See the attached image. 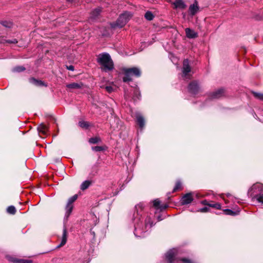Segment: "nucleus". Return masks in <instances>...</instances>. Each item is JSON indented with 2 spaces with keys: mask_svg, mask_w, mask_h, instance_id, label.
<instances>
[{
  "mask_svg": "<svg viewBox=\"0 0 263 263\" xmlns=\"http://www.w3.org/2000/svg\"><path fill=\"white\" fill-rule=\"evenodd\" d=\"M193 200L191 193H187L185 194L181 199V203L182 204H187L192 202Z\"/></svg>",
  "mask_w": 263,
  "mask_h": 263,
  "instance_id": "obj_10",
  "label": "nucleus"
},
{
  "mask_svg": "<svg viewBox=\"0 0 263 263\" xmlns=\"http://www.w3.org/2000/svg\"><path fill=\"white\" fill-rule=\"evenodd\" d=\"M209 209L207 207H204L202 208H201L198 210V212H202V213H205L209 211Z\"/></svg>",
  "mask_w": 263,
  "mask_h": 263,
  "instance_id": "obj_37",
  "label": "nucleus"
},
{
  "mask_svg": "<svg viewBox=\"0 0 263 263\" xmlns=\"http://www.w3.org/2000/svg\"><path fill=\"white\" fill-rule=\"evenodd\" d=\"M173 4L174 5L175 9H184L186 8V6L182 0H176L173 2Z\"/></svg>",
  "mask_w": 263,
  "mask_h": 263,
  "instance_id": "obj_12",
  "label": "nucleus"
},
{
  "mask_svg": "<svg viewBox=\"0 0 263 263\" xmlns=\"http://www.w3.org/2000/svg\"><path fill=\"white\" fill-rule=\"evenodd\" d=\"M92 149L93 151H95L96 152H100L103 150V148L102 146H96L95 147H92Z\"/></svg>",
  "mask_w": 263,
  "mask_h": 263,
  "instance_id": "obj_35",
  "label": "nucleus"
},
{
  "mask_svg": "<svg viewBox=\"0 0 263 263\" xmlns=\"http://www.w3.org/2000/svg\"><path fill=\"white\" fill-rule=\"evenodd\" d=\"M180 260H181L183 263H193L191 260L186 258H182Z\"/></svg>",
  "mask_w": 263,
  "mask_h": 263,
  "instance_id": "obj_39",
  "label": "nucleus"
},
{
  "mask_svg": "<svg viewBox=\"0 0 263 263\" xmlns=\"http://www.w3.org/2000/svg\"><path fill=\"white\" fill-rule=\"evenodd\" d=\"M144 16L145 18L148 21H151L154 17L153 14L151 11H148L145 13Z\"/></svg>",
  "mask_w": 263,
  "mask_h": 263,
  "instance_id": "obj_23",
  "label": "nucleus"
},
{
  "mask_svg": "<svg viewBox=\"0 0 263 263\" xmlns=\"http://www.w3.org/2000/svg\"><path fill=\"white\" fill-rule=\"evenodd\" d=\"M136 208L137 209V211H138L139 209L142 210L143 208V204L142 203H140L136 206Z\"/></svg>",
  "mask_w": 263,
  "mask_h": 263,
  "instance_id": "obj_40",
  "label": "nucleus"
},
{
  "mask_svg": "<svg viewBox=\"0 0 263 263\" xmlns=\"http://www.w3.org/2000/svg\"><path fill=\"white\" fill-rule=\"evenodd\" d=\"M67 68L69 70L73 71L74 70V67L72 65H70L69 66H67Z\"/></svg>",
  "mask_w": 263,
  "mask_h": 263,
  "instance_id": "obj_42",
  "label": "nucleus"
},
{
  "mask_svg": "<svg viewBox=\"0 0 263 263\" xmlns=\"http://www.w3.org/2000/svg\"><path fill=\"white\" fill-rule=\"evenodd\" d=\"M177 251L175 249L169 250L165 254V258L169 263H177L180 259L176 257Z\"/></svg>",
  "mask_w": 263,
  "mask_h": 263,
  "instance_id": "obj_7",
  "label": "nucleus"
},
{
  "mask_svg": "<svg viewBox=\"0 0 263 263\" xmlns=\"http://www.w3.org/2000/svg\"><path fill=\"white\" fill-rule=\"evenodd\" d=\"M67 241V231L65 228L63 229L62 238L60 244L58 246V248L61 247L65 245Z\"/></svg>",
  "mask_w": 263,
  "mask_h": 263,
  "instance_id": "obj_16",
  "label": "nucleus"
},
{
  "mask_svg": "<svg viewBox=\"0 0 263 263\" xmlns=\"http://www.w3.org/2000/svg\"><path fill=\"white\" fill-rule=\"evenodd\" d=\"M37 130L39 133L43 135H46L48 131V127L44 124H40L37 127Z\"/></svg>",
  "mask_w": 263,
  "mask_h": 263,
  "instance_id": "obj_17",
  "label": "nucleus"
},
{
  "mask_svg": "<svg viewBox=\"0 0 263 263\" xmlns=\"http://www.w3.org/2000/svg\"><path fill=\"white\" fill-rule=\"evenodd\" d=\"M167 207V205H161L159 208L160 209H161V210H164L165 209H166Z\"/></svg>",
  "mask_w": 263,
  "mask_h": 263,
  "instance_id": "obj_43",
  "label": "nucleus"
},
{
  "mask_svg": "<svg viewBox=\"0 0 263 263\" xmlns=\"http://www.w3.org/2000/svg\"><path fill=\"white\" fill-rule=\"evenodd\" d=\"M182 73V76L184 79H190L192 75L193 72L192 71L191 67L189 64L188 59H185L183 61Z\"/></svg>",
  "mask_w": 263,
  "mask_h": 263,
  "instance_id": "obj_6",
  "label": "nucleus"
},
{
  "mask_svg": "<svg viewBox=\"0 0 263 263\" xmlns=\"http://www.w3.org/2000/svg\"><path fill=\"white\" fill-rule=\"evenodd\" d=\"M252 93L255 98L263 101V93L256 92H253Z\"/></svg>",
  "mask_w": 263,
  "mask_h": 263,
  "instance_id": "obj_24",
  "label": "nucleus"
},
{
  "mask_svg": "<svg viewBox=\"0 0 263 263\" xmlns=\"http://www.w3.org/2000/svg\"><path fill=\"white\" fill-rule=\"evenodd\" d=\"M30 82L31 83L34 84L37 86H42L43 85V82L41 81H38L34 78H31L30 79Z\"/></svg>",
  "mask_w": 263,
  "mask_h": 263,
  "instance_id": "obj_22",
  "label": "nucleus"
},
{
  "mask_svg": "<svg viewBox=\"0 0 263 263\" xmlns=\"http://www.w3.org/2000/svg\"><path fill=\"white\" fill-rule=\"evenodd\" d=\"M7 258L9 261L14 263H31L32 261L28 259H17L10 256H7Z\"/></svg>",
  "mask_w": 263,
  "mask_h": 263,
  "instance_id": "obj_11",
  "label": "nucleus"
},
{
  "mask_svg": "<svg viewBox=\"0 0 263 263\" xmlns=\"http://www.w3.org/2000/svg\"><path fill=\"white\" fill-rule=\"evenodd\" d=\"M251 197L258 202L263 203V184H254L249 191Z\"/></svg>",
  "mask_w": 263,
  "mask_h": 263,
  "instance_id": "obj_2",
  "label": "nucleus"
},
{
  "mask_svg": "<svg viewBox=\"0 0 263 263\" xmlns=\"http://www.w3.org/2000/svg\"><path fill=\"white\" fill-rule=\"evenodd\" d=\"M67 1H69V2H73V0H67Z\"/></svg>",
  "mask_w": 263,
  "mask_h": 263,
  "instance_id": "obj_45",
  "label": "nucleus"
},
{
  "mask_svg": "<svg viewBox=\"0 0 263 263\" xmlns=\"http://www.w3.org/2000/svg\"><path fill=\"white\" fill-rule=\"evenodd\" d=\"M73 205H71L69 204H66L65 210H66V213L65 215V218L67 219L70 216L72 210H73Z\"/></svg>",
  "mask_w": 263,
  "mask_h": 263,
  "instance_id": "obj_18",
  "label": "nucleus"
},
{
  "mask_svg": "<svg viewBox=\"0 0 263 263\" xmlns=\"http://www.w3.org/2000/svg\"><path fill=\"white\" fill-rule=\"evenodd\" d=\"M106 90L108 92H111L112 91H114V89L113 88V87L111 86H106L105 87Z\"/></svg>",
  "mask_w": 263,
  "mask_h": 263,
  "instance_id": "obj_36",
  "label": "nucleus"
},
{
  "mask_svg": "<svg viewBox=\"0 0 263 263\" xmlns=\"http://www.w3.org/2000/svg\"><path fill=\"white\" fill-rule=\"evenodd\" d=\"M137 121L139 126L141 128H143L144 126V119L143 117L140 115H138L137 116Z\"/></svg>",
  "mask_w": 263,
  "mask_h": 263,
  "instance_id": "obj_20",
  "label": "nucleus"
},
{
  "mask_svg": "<svg viewBox=\"0 0 263 263\" xmlns=\"http://www.w3.org/2000/svg\"><path fill=\"white\" fill-rule=\"evenodd\" d=\"M124 72L125 76L123 78V81L124 82L132 81L133 76L139 77L141 75L140 70L136 67L124 69Z\"/></svg>",
  "mask_w": 263,
  "mask_h": 263,
  "instance_id": "obj_4",
  "label": "nucleus"
},
{
  "mask_svg": "<svg viewBox=\"0 0 263 263\" xmlns=\"http://www.w3.org/2000/svg\"><path fill=\"white\" fill-rule=\"evenodd\" d=\"M153 221L150 216H147L145 221L144 225L142 222H137L135 226L134 234L136 236L140 237L141 235L148 230L153 226Z\"/></svg>",
  "mask_w": 263,
  "mask_h": 263,
  "instance_id": "obj_1",
  "label": "nucleus"
},
{
  "mask_svg": "<svg viewBox=\"0 0 263 263\" xmlns=\"http://www.w3.org/2000/svg\"><path fill=\"white\" fill-rule=\"evenodd\" d=\"M100 141H101L100 139L97 137L91 138L89 140V143H92V144L97 143L99 142H100Z\"/></svg>",
  "mask_w": 263,
  "mask_h": 263,
  "instance_id": "obj_27",
  "label": "nucleus"
},
{
  "mask_svg": "<svg viewBox=\"0 0 263 263\" xmlns=\"http://www.w3.org/2000/svg\"><path fill=\"white\" fill-rule=\"evenodd\" d=\"M209 206L210 207L214 208L216 209H220L221 208V205L219 203L210 204H209Z\"/></svg>",
  "mask_w": 263,
  "mask_h": 263,
  "instance_id": "obj_34",
  "label": "nucleus"
},
{
  "mask_svg": "<svg viewBox=\"0 0 263 263\" xmlns=\"http://www.w3.org/2000/svg\"><path fill=\"white\" fill-rule=\"evenodd\" d=\"M132 14L129 12H125L121 14L117 22L115 24H111V27L115 28L118 27L122 28L125 25V24L128 22V21L132 17Z\"/></svg>",
  "mask_w": 263,
  "mask_h": 263,
  "instance_id": "obj_5",
  "label": "nucleus"
},
{
  "mask_svg": "<svg viewBox=\"0 0 263 263\" xmlns=\"http://www.w3.org/2000/svg\"><path fill=\"white\" fill-rule=\"evenodd\" d=\"M78 198V195H74L73 196L71 197L68 200L67 204H69L71 205H73L72 203L77 200Z\"/></svg>",
  "mask_w": 263,
  "mask_h": 263,
  "instance_id": "obj_28",
  "label": "nucleus"
},
{
  "mask_svg": "<svg viewBox=\"0 0 263 263\" xmlns=\"http://www.w3.org/2000/svg\"><path fill=\"white\" fill-rule=\"evenodd\" d=\"M139 96H140V93H139V91L138 90H136L134 91V95L133 97V99L135 101H136L139 99Z\"/></svg>",
  "mask_w": 263,
  "mask_h": 263,
  "instance_id": "obj_33",
  "label": "nucleus"
},
{
  "mask_svg": "<svg viewBox=\"0 0 263 263\" xmlns=\"http://www.w3.org/2000/svg\"><path fill=\"white\" fill-rule=\"evenodd\" d=\"M201 203L203 205H209V203H208V201L206 200H203L201 202Z\"/></svg>",
  "mask_w": 263,
  "mask_h": 263,
  "instance_id": "obj_44",
  "label": "nucleus"
},
{
  "mask_svg": "<svg viewBox=\"0 0 263 263\" xmlns=\"http://www.w3.org/2000/svg\"><path fill=\"white\" fill-rule=\"evenodd\" d=\"M224 212L226 213V214L227 215H233L234 214V212L233 211H232V210H229V209L225 210Z\"/></svg>",
  "mask_w": 263,
  "mask_h": 263,
  "instance_id": "obj_38",
  "label": "nucleus"
},
{
  "mask_svg": "<svg viewBox=\"0 0 263 263\" xmlns=\"http://www.w3.org/2000/svg\"><path fill=\"white\" fill-rule=\"evenodd\" d=\"M224 90L223 89H219L213 91L210 96L212 99H217L221 98L224 95Z\"/></svg>",
  "mask_w": 263,
  "mask_h": 263,
  "instance_id": "obj_9",
  "label": "nucleus"
},
{
  "mask_svg": "<svg viewBox=\"0 0 263 263\" xmlns=\"http://www.w3.org/2000/svg\"><path fill=\"white\" fill-rule=\"evenodd\" d=\"M160 201L159 199H155L153 201V206L157 208V209H159L160 208Z\"/></svg>",
  "mask_w": 263,
  "mask_h": 263,
  "instance_id": "obj_31",
  "label": "nucleus"
},
{
  "mask_svg": "<svg viewBox=\"0 0 263 263\" xmlns=\"http://www.w3.org/2000/svg\"><path fill=\"white\" fill-rule=\"evenodd\" d=\"M181 183L180 181H178L175 185V186L174 187L173 192H175L177 191L178 190L181 188Z\"/></svg>",
  "mask_w": 263,
  "mask_h": 263,
  "instance_id": "obj_30",
  "label": "nucleus"
},
{
  "mask_svg": "<svg viewBox=\"0 0 263 263\" xmlns=\"http://www.w3.org/2000/svg\"><path fill=\"white\" fill-rule=\"evenodd\" d=\"M25 68L23 66H17L13 68V71L15 72H21L24 71Z\"/></svg>",
  "mask_w": 263,
  "mask_h": 263,
  "instance_id": "obj_32",
  "label": "nucleus"
},
{
  "mask_svg": "<svg viewBox=\"0 0 263 263\" xmlns=\"http://www.w3.org/2000/svg\"><path fill=\"white\" fill-rule=\"evenodd\" d=\"M185 31L187 37L189 39H194L198 36L197 33L190 28H186Z\"/></svg>",
  "mask_w": 263,
  "mask_h": 263,
  "instance_id": "obj_13",
  "label": "nucleus"
},
{
  "mask_svg": "<svg viewBox=\"0 0 263 263\" xmlns=\"http://www.w3.org/2000/svg\"><path fill=\"white\" fill-rule=\"evenodd\" d=\"M198 7L197 6V3L196 2H195V4L191 5L190 6L189 11L190 12V13L193 15H194L198 11Z\"/></svg>",
  "mask_w": 263,
  "mask_h": 263,
  "instance_id": "obj_19",
  "label": "nucleus"
},
{
  "mask_svg": "<svg viewBox=\"0 0 263 263\" xmlns=\"http://www.w3.org/2000/svg\"><path fill=\"white\" fill-rule=\"evenodd\" d=\"M6 42L8 43H13V44H14V43H16L17 42L16 39H14L13 40H7Z\"/></svg>",
  "mask_w": 263,
  "mask_h": 263,
  "instance_id": "obj_41",
  "label": "nucleus"
},
{
  "mask_svg": "<svg viewBox=\"0 0 263 263\" xmlns=\"http://www.w3.org/2000/svg\"><path fill=\"white\" fill-rule=\"evenodd\" d=\"M199 89L198 83L196 81H193L190 83L188 86L189 92L192 94H196Z\"/></svg>",
  "mask_w": 263,
  "mask_h": 263,
  "instance_id": "obj_8",
  "label": "nucleus"
},
{
  "mask_svg": "<svg viewBox=\"0 0 263 263\" xmlns=\"http://www.w3.org/2000/svg\"><path fill=\"white\" fill-rule=\"evenodd\" d=\"M90 183V181L88 180L84 181L81 185V189L83 191L86 190L89 186Z\"/></svg>",
  "mask_w": 263,
  "mask_h": 263,
  "instance_id": "obj_21",
  "label": "nucleus"
},
{
  "mask_svg": "<svg viewBox=\"0 0 263 263\" xmlns=\"http://www.w3.org/2000/svg\"><path fill=\"white\" fill-rule=\"evenodd\" d=\"M7 212L9 214H14L16 212L15 208L13 205L9 206L7 209Z\"/></svg>",
  "mask_w": 263,
  "mask_h": 263,
  "instance_id": "obj_25",
  "label": "nucleus"
},
{
  "mask_svg": "<svg viewBox=\"0 0 263 263\" xmlns=\"http://www.w3.org/2000/svg\"><path fill=\"white\" fill-rule=\"evenodd\" d=\"M83 86L82 83H72L68 84L66 85V87L69 89H80Z\"/></svg>",
  "mask_w": 263,
  "mask_h": 263,
  "instance_id": "obj_15",
  "label": "nucleus"
},
{
  "mask_svg": "<svg viewBox=\"0 0 263 263\" xmlns=\"http://www.w3.org/2000/svg\"><path fill=\"white\" fill-rule=\"evenodd\" d=\"M101 11V9L100 8H98L93 10L90 13V19L92 21L96 20L100 14Z\"/></svg>",
  "mask_w": 263,
  "mask_h": 263,
  "instance_id": "obj_14",
  "label": "nucleus"
},
{
  "mask_svg": "<svg viewBox=\"0 0 263 263\" xmlns=\"http://www.w3.org/2000/svg\"><path fill=\"white\" fill-rule=\"evenodd\" d=\"M98 63L101 64L105 70L113 69L114 64L109 54L103 53L99 55L97 59Z\"/></svg>",
  "mask_w": 263,
  "mask_h": 263,
  "instance_id": "obj_3",
  "label": "nucleus"
},
{
  "mask_svg": "<svg viewBox=\"0 0 263 263\" xmlns=\"http://www.w3.org/2000/svg\"><path fill=\"white\" fill-rule=\"evenodd\" d=\"M3 26L6 28H11L12 26V23L10 21H3L1 22Z\"/></svg>",
  "mask_w": 263,
  "mask_h": 263,
  "instance_id": "obj_29",
  "label": "nucleus"
},
{
  "mask_svg": "<svg viewBox=\"0 0 263 263\" xmlns=\"http://www.w3.org/2000/svg\"><path fill=\"white\" fill-rule=\"evenodd\" d=\"M79 126L83 128H87L89 127V124L87 122L81 121L79 122Z\"/></svg>",
  "mask_w": 263,
  "mask_h": 263,
  "instance_id": "obj_26",
  "label": "nucleus"
}]
</instances>
